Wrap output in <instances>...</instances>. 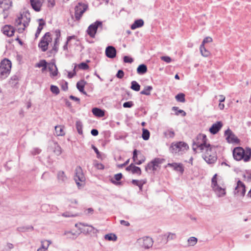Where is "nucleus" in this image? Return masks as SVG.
Segmentation results:
<instances>
[{"label": "nucleus", "instance_id": "25", "mask_svg": "<svg viewBox=\"0 0 251 251\" xmlns=\"http://www.w3.org/2000/svg\"><path fill=\"white\" fill-rule=\"evenodd\" d=\"M144 25V21L142 19H138L135 20L134 23L131 25L132 29H135L136 28L140 27Z\"/></svg>", "mask_w": 251, "mask_h": 251}, {"label": "nucleus", "instance_id": "41", "mask_svg": "<svg viewBox=\"0 0 251 251\" xmlns=\"http://www.w3.org/2000/svg\"><path fill=\"white\" fill-rule=\"evenodd\" d=\"M187 241L189 246H193L197 243L198 239L195 237H191L188 239Z\"/></svg>", "mask_w": 251, "mask_h": 251}, {"label": "nucleus", "instance_id": "43", "mask_svg": "<svg viewBox=\"0 0 251 251\" xmlns=\"http://www.w3.org/2000/svg\"><path fill=\"white\" fill-rule=\"evenodd\" d=\"M59 41V38L58 37H57L55 40V43L54 47H53L52 49L51 50L50 52L51 53H55L58 50V42Z\"/></svg>", "mask_w": 251, "mask_h": 251}, {"label": "nucleus", "instance_id": "29", "mask_svg": "<svg viewBox=\"0 0 251 251\" xmlns=\"http://www.w3.org/2000/svg\"><path fill=\"white\" fill-rule=\"evenodd\" d=\"M55 131L57 136H63L65 135L63 127L61 126H55Z\"/></svg>", "mask_w": 251, "mask_h": 251}, {"label": "nucleus", "instance_id": "3", "mask_svg": "<svg viewBox=\"0 0 251 251\" xmlns=\"http://www.w3.org/2000/svg\"><path fill=\"white\" fill-rule=\"evenodd\" d=\"M217 174L213 176L211 180L212 190L218 198L223 197L226 195V186L222 182H218Z\"/></svg>", "mask_w": 251, "mask_h": 251}, {"label": "nucleus", "instance_id": "14", "mask_svg": "<svg viewBox=\"0 0 251 251\" xmlns=\"http://www.w3.org/2000/svg\"><path fill=\"white\" fill-rule=\"evenodd\" d=\"M225 136L228 143L238 144L239 143V140L229 128L225 131Z\"/></svg>", "mask_w": 251, "mask_h": 251}, {"label": "nucleus", "instance_id": "38", "mask_svg": "<svg viewBox=\"0 0 251 251\" xmlns=\"http://www.w3.org/2000/svg\"><path fill=\"white\" fill-rule=\"evenodd\" d=\"M164 134L167 138H172L175 136V132L173 130H168L164 132Z\"/></svg>", "mask_w": 251, "mask_h": 251}, {"label": "nucleus", "instance_id": "13", "mask_svg": "<svg viewBox=\"0 0 251 251\" xmlns=\"http://www.w3.org/2000/svg\"><path fill=\"white\" fill-rule=\"evenodd\" d=\"M51 40L50 34L49 32H47L42 38L38 46L43 51H45L47 50L49 42H50Z\"/></svg>", "mask_w": 251, "mask_h": 251}, {"label": "nucleus", "instance_id": "46", "mask_svg": "<svg viewBox=\"0 0 251 251\" xmlns=\"http://www.w3.org/2000/svg\"><path fill=\"white\" fill-rule=\"evenodd\" d=\"M152 161L149 163L148 164V165L146 166L145 167V170L146 171L148 172V171H155V168H154V166L152 164Z\"/></svg>", "mask_w": 251, "mask_h": 251}, {"label": "nucleus", "instance_id": "5", "mask_svg": "<svg viewBox=\"0 0 251 251\" xmlns=\"http://www.w3.org/2000/svg\"><path fill=\"white\" fill-rule=\"evenodd\" d=\"M11 68V62L7 59H3L0 64V79H3L9 75Z\"/></svg>", "mask_w": 251, "mask_h": 251}, {"label": "nucleus", "instance_id": "2", "mask_svg": "<svg viewBox=\"0 0 251 251\" xmlns=\"http://www.w3.org/2000/svg\"><path fill=\"white\" fill-rule=\"evenodd\" d=\"M201 151L203 153L202 157L207 163L212 164L216 161V149L215 146L208 145Z\"/></svg>", "mask_w": 251, "mask_h": 251}, {"label": "nucleus", "instance_id": "45", "mask_svg": "<svg viewBox=\"0 0 251 251\" xmlns=\"http://www.w3.org/2000/svg\"><path fill=\"white\" fill-rule=\"evenodd\" d=\"M45 25V23H40L39 26L38 27V28L36 30V33H35V37L37 38L38 36L39 35L42 29H43V26Z\"/></svg>", "mask_w": 251, "mask_h": 251}, {"label": "nucleus", "instance_id": "47", "mask_svg": "<svg viewBox=\"0 0 251 251\" xmlns=\"http://www.w3.org/2000/svg\"><path fill=\"white\" fill-rule=\"evenodd\" d=\"M131 173L132 174H136L138 175H140L141 174V170L140 168L133 165Z\"/></svg>", "mask_w": 251, "mask_h": 251}, {"label": "nucleus", "instance_id": "21", "mask_svg": "<svg viewBox=\"0 0 251 251\" xmlns=\"http://www.w3.org/2000/svg\"><path fill=\"white\" fill-rule=\"evenodd\" d=\"M2 31L4 35L9 37L12 36L14 33V29L13 27L8 25H5L2 28Z\"/></svg>", "mask_w": 251, "mask_h": 251}, {"label": "nucleus", "instance_id": "50", "mask_svg": "<svg viewBox=\"0 0 251 251\" xmlns=\"http://www.w3.org/2000/svg\"><path fill=\"white\" fill-rule=\"evenodd\" d=\"M46 65H47V63L45 60H41L40 62L35 65V67L37 68H41L45 67Z\"/></svg>", "mask_w": 251, "mask_h": 251}, {"label": "nucleus", "instance_id": "33", "mask_svg": "<svg viewBox=\"0 0 251 251\" xmlns=\"http://www.w3.org/2000/svg\"><path fill=\"white\" fill-rule=\"evenodd\" d=\"M53 148V152L56 155L61 154L62 153L61 148L57 143H54Z\"/></svg>", "mask_w": 251, "mask_h": 251}, {"label": "nucleus", "instance_id": "20", "mask_svg": "<svg viewBox=\"0 0 251 251\" xmlns=\"http://www.w3.org/2000/svg\"><path fill=\"white\" fill-rule=\"evenodd\" d=\"M57 179L59 183H65L68 180V177L65 175L64 172L60 171L57 173Z\"/></svg>", "mask_w": 251, "mask_h": 251}, {"label": "nucleus", "instance_id": "23", "mask_svg": "<svg viewBox=\"0 0 251 251\" xmlns=\"http://www.w3.org/2000/svg\"><path fill=\"white\" fill-rule=\"evenodd\" d=\"M48 68L50 73V76L51 77H54L57 75L58 70L54 63H50L49 64Z\"/></svg>", "mask_w": 251, "mask_h": 251}, {"label": "nucleus", "instance_id": "56", "mask_svg": "<svg viewBox=\"0 0 251 251\" xmlns=\"http://www.w3.org/2000/svg\"><path fill=\"white\" fill-rule=\"evenodd\" d=\"M212 41V39L210 37H207L206 38H205L202 42V44L201 45H203V46H204V44L205 43H210Z\"/></svg>", "mask_w": 251, "mask_h": 251}, {"label": "nucleus", "instance_id": "39", "mask_svg": "<svg viewBox=\"0 0 251 251\" xmlns=\"http://www.w3.org/2000/svg\"><path fill=\"white\" fill-rule=\"evenodd\" d=\"M176 99L177 101L184 102L185 101V95L183 93H179L176 96Z\"/></svg>", "mask_w": 251, "mask_h": 251}, {"label": "nucleus", "instance_id": "44", "mask_svg": "<svg viewBox=\"0 0 251 251\" xmlns=\"http://www.w3.org/2000/svg\"><path fill=\"white\" fill-rule=\"evenodd\" d=\"M114 179L115 180H113L112 179H111V182L113 184H117L116 181H119V180H120L122 178V174L121 173H119V174H116V175H114Z\"/></svg>", "mask_w": 251, "mask_h": 251}, {"label": "nucleus", "instance_id": "32", "mask_svg": "<svg viewBox=\"0 0 251 251\" xmlns=\"http://www.w3.org/2000/svg\"><path fill=\"white\" fill-rule=\"evenodd\" d=\"M104 239L108 241H116L117 239V237L114 233H109L105 235Z\"/></svg>", "mask_w": 251, "mask_h": 251}, {"label": "nucleus", "instance_id": "35", "mask_svg": "<svg viewBox=\"0 0 251 251\" xmlns=\"http://www.w3.org/2000/svg\"><path fill=\"white\" fill-rule=\"evenodd\" d=\"M200 51L201 55L204 57H207L210 54V52L207 50L204 47V46L201 45L200 48Z\"/></svg>", "mask_w": 251, "mask_h": 251}, {"label": "nucleus", "instance_id": "31", "mask_svg": "<svg viewBox=\"0 0 251 251\" xmlns=\"http://www.w3.org/2000/svg\"><path fill=\"white\" fill-rule=\"evenodd\" d=\"M164 237L167 239V242L170 240H175L176 238V234L172 232H168L164 235Z\"/></svg>", "mask_w": 251, "mask_h": 251}, {"label": "nucleus", "instance_id": "59", "mask_svg": "<svg viewBox=\"0 0 251 251\" xmlns=\"http://www.w3.org/2000/svg\"><path fill=\"white\" fill-rule=\"evenodd\" d=\"M18 76H17L16 75L13 76L11 78L10 83V84H13V81H15V83L14 84V85H16L18 83Z\"/></svg>", "mask_w": 251, "mask_h": 251}, {"label": "nucleus", "instance_id": "19", "mask_svg": "<svg viewBox=\"0 0 251 251\" xmlns=\"http://www.w3.org/2000/svg\"><path fill=\"white\" fill-rule=\"evenodd\" d=\"M31 5L36 11H39L43 2V0H30Z\"/></svg>", "mask_w": 251, "mask_h": 251}, {"label": "nucleus", "instance_id": "53", "mask_svg": "<svg viewBox=\"0 0 251 251\" xmlns=\"http://www.w3.org/2000/svg\"><path fill=\"white\" fill-rule=\"evenodd\" d=\"M161 59L167 63H169L172 61L171 58L168 56H161Z\"/></svg>", "mask_w": 251, "mask_h": 251}, {"label": "nucleus", "instance_id": "12", "mask_svg": "<svg viewBox=\"0 0 251 251\" xmlns=\"http://www.w3.org/2000/svg\"><path fill=\"white\" fill-rule=\"evenodd\" d=\"M100 27L102 29V24L100 21H97L94 23L90 25L87 30L88 34L92 38H94L98 28Z\"/></svg>", "mask_w": 251, "mask_h": 251}, {"label": "nucleus", "instance_id": "15", "mask_svg": "<svg viewBox=\"0 0 251 251\" xmlns=\"http://www.w3.org/2000/svg\"><path fill=\"white\" fill-rule=\"evenodd\" d=\"M139 242L143 248L145 249H149L152 247L153 241L150 237H144L139 240Z\"/></svg>", "mask_w": 251, "mask_h": 251}, {"label": "nucleus", "instance_id": "60", "mask_svg": "<svg viewBox=\"0 0 251 251\" xmlns=\"http://www.w3.org/2000/svg\"><path fill=\"white\" fill-rule=\"evenodd\" d=\"M145 161V157L144 156H142V158L141 159H139V160L137 159V160H136V161H135V162L136 164L141 165L143 162H144Z\"/></svg>", "mask_w": 251, "mask_h": 251}, {"label": "nucleus", "instance_id": "28", "mask_svg": "<svg viewBox=\"0 0 251 251\" xmlns=\"http://www.w3.org/2000/svg\"><path fill=\"white\" fill-rule=\"evenodd\" d=\"M138 74L143 75L147 72V67L145 64L140 65L137 69Z\"/></svg>", "mask_w": 251, "mask_h": 251}, {"label": "nucleus", "instance_id": "22", "mask_svg": "<svg viewBox=\"0 0 251 251\" xmlns=\"http://www.w3.org/2000/svg\"><path fill=\"white\" fill-rule=\"evenodd\" d=\"M167 166L172 167L174 170L176 171L180 172L181 173H183L184 172V169L183 166L180 163H168Z\"/></svg>", "mask_w": 251, "mask_h": 251}, {"label": "nucleus", "instance_id": "57", "mask_svg": "<svg viewBox=\"0 0 251 251\" xmlns=\"http://www.w3.org/2000/svg\"><path fill=\"white\" fill-rule=\"evenodd\" d=\"M94 166L98 169H99V170H103L104 169V165L102 164H101V163H98V162H95L94 163Z\"/></svg>", "mask_w": 251, "mask_h": 251}, {"label": "nucleus", "instance_id": "8", "mask_svg": "<svg viewBox=\"0 0 251 251\" xmlns=\"http://www.w3.org/2000/svg\"><path fill=\"white\" fill-rule=\"evenodd\" d=\"M24 17L21 14L15 21V25L19 33H22L25 28L28 25L30 19L25 17L26 20H24Z\"/></svg>", "mask_w": 251, "mask_h": 251}, {"label": "nucleus", "instance_id": "1", "mask_svg": "<svg viewBox=\"0 0 251 251\" xmlns=\"http://www.w3.org/2000/svg\"><path fill=\"white\" fill-rule=\"evenodd\" d=\"M233 156L235 160L240 161L243 160L247 162L250 160L251 157V150L247 148L244 150L242 147H236L233 150Z\"/></svg>", "mask_w": 251, "mask_h": 251}, {"label": "nucleus", "instance_id": "64", "mask_svg": "<svg viewBox=\"0 0 251 251\" xmlns=\"http://www.w3.org/2000/svg\"><path fill=\"white\" fill-rule=\"evenodd\" d=\"M91 133L92 134V135L96 136L98 135L99 131L96 129H93L91 131Z\"/></svg>", "mask_w": 251, "mask_h": 251}, {"label": "nucleus", "instance_id": "58", "mask_svg": "<svg viewBox=\"0 0 251 251\" xmlns=\"http://www.w3.org/2000/svg\"><path fill=\"white\" fill-rule=\"evenodd\" d=\"M76 68V65H75L74 70H73V73L72 72L68 73V77L69 78H72L76 75V72H75Z\"/></svg>", "mask_w": 251, "mask_h": 251}, {"label": "nucleus", "instance_id": "37", "mask_svg": "<svg viewBox=\"0 0 251 251\" xmlns=\"http://www.w3.org/2000/svg\"><path fill=\"white\" fill-rule=\"evenodd\" d=\"M142 138L145 140H148L150 136V133L149 131L145 128H143Z\"/></svg>", "mask_w": 251, "mask_h": 251}, {"label": "nucleus", "instance_id": "16", "mask_svg": "<svg viewBox=\"0 0 251 251\" xmlns=\"http://www.w3.org/2000/svg\"><path fill=\"white\" fill-rule=\"evenodd\" d=\"M234 194H237L242 196H244L246 193V187L244 184L240 180H238L237 182V185L235 188L234 191Z\"/></svg>", "mask_w": 251, "mask_h": 251}, {"label": "nucleus", "instance_id": "62", "mask_svg": "<svg viewBox=\"0 0 251 251\" xmlns=\"http://www.w3.org/2000/svg\"><path fill=\"white\" fill-rule=\"evenodd\" d=\"M132 158L134 161H136L138 159L137 151L136 150H134L133 151Z\"/></svg>", "mask_w": 251, "mask_h": 251}, {"label": "nucleus", "instance_id": "36", "mask_svg": "<svg viewBox=\"0 0 251 251\" xmlns=\"http://www.w3.org/2000/svg\"><path fill=\"white\" fill-rule=\"evenodd\" d=\"M131 89L135 91H139L140 89V85L136 81H132L131 83Z\"/></svg>", "mask_w": 251, "mask_h": 251}, {"label": "nucleus", "instance_id": "48", "mask_svg": "<svg viewBox=\"0 0 251 251\" xmlns=\"http://www.w3.org/2000/svg\"><path fill=\"white\" fill-rule=\"evenodd\" d=\"M50 91L52 93L55 95H58L60 92L58 87L53 85L50 86Z\"/></svg>", "mask_w": 251, "mask_h": 251}, {"label": "nucleus", "instance_id": "54", "mask_svg": "<svg viewBox=\"0 0 251 251\" xmlns=\"http://www.w3.org/2000/svg\"><path fill=\"white\" fill-rule=\"evenodd\" d=\"M116 76L118 78H120V79L124 77V71L123 70H119L118 71Z\"/></svg>", "mask_w": 251, "mask_h": 251}, {"label": "nucleus", "instance_id": "6", "mask_svg": "<svg viewBox=\"0 0 251 251\" xmlns=\"http://www.w3.org/2000/svg\"><path fill=\"white\" fill-rule=\"evenodd\" d=\"M189 149L188 145L183 142L173 143L170 148V151L174 153L182 154Z\"/></svg>", "mask_w": 251, "mask_h": 251}, {"label": "nucleus", "instance_id": "49", "mask_svg": "<svg viewBox=\"0 0 251 251\" xmlns=\"http://www.w3.org/2000/svg\"><path fill=\"white\" fill-rule=\"evenodd\" d=\"M78 68L79 69L86 70L89 68V66L85 62H82L78 64Z\"/></svg>", "mask_w": 251, "mask_h": 251}, {"label": "nucleus", "instance_id": "52", "mask_svg": "<svg viewBox=\"0 0 251 251\" xmlns=\"http://www.w3.org/2000/svg\"><path fill=\"white\" fill-rule=\"evenodd\" d=\"M133 105V103L132 101L125 102L123 104V107L125 108H130Z\"/></svg>", "mask_w": 251, "mask_h": 251}, {"label": "nucleus", "instance_id": "61", "mask_svg": "<svg viewBox=\"0 0 251 251\" xmlns=\"http://www.w3.org/2000/svg\"><path fill=\"white\" fill-rule=\"evenodd\" d=\"M41 150L38 148L33 149L31 151V153L33 155H36L39 154Z\"/></svg>", "mask_w": 251, "mask_h": 251}, {"label": "nucleus", "instance_id": "4", "mask_svg": "<svg viewBox=\"0 0 251 251\" xmlns=\"http://www.w3.org/2000/svg\"><path fill=\"white\" fill-rule=\"evenodd\" d=\"M209 144L207 142L206 136L203 134H199L196 139L194 140L193 149L195 151L198 148L201 151L203 150L205 147H207Z\"/></svg>", "mask_w": 251, "mask_h": 251}, {"label": "nucleus", "instance_id": "27", "mask_svg": "<svg viewBox=\"0 0 251 251\" xmlns=\"http://www.w3.org/2000/svg\"><path fill=\"white\" fill-rule=\"evenodd\" d=\"M163 161L164 159L159 158H156L152 161L155 170L160 167L161 164L163 163Z\"/></svg>", "mask_w": 251, "mask_h": 251}, {"label": "nucleus", "instance_id": "11", "mask_svg": "<svg viewBox=\"0 0 251 251\" xmlns=\"http://www.w3.org/2000/svg\"><path fill=\"white\" fill-rule=\"evenodd\" d=\"M12 6L11 0H0V14H3L4 18H6L8 15L6 11H8Z\"/></svg>", "mask_w": 251, "mask_h": 251}, {"label": "nucleus", "instance_id": "26", "mask_svg": "<svg viewBox=\"0 0 251 251\" xmlns=\"http://www.w3.org/2000/svg\"><path fill=\"white\" fill-rule=\"evenodd\" d=\"M92 113L94 115L99 117H102L104 115V111L96 107L92 109Z\"/></svg>", "mask_w": 251, "mask_h": 251}, {"label": "nucleus", "instance_id": "17", "mask_svg": "<svg viewBox=\"0 0 251 251\" xmlns=\"http://www.w3.org/2000/svg\"><path fill=\"white\" fill-rule=\"evenodd\" d=\"M105 54L106 56L109 58H113L116 55V50L112 46H108L105 50Z\"/></svg>", "mask_w": 251, "mask_h": 251}, {"label": "nucleus", "instance_id": "63", "mask_svg": "<svg viewBox=\"0 0 251 251\" xmlns=\"http://www.w3.org/2000/svg\"><path fill=\"white\" fill-rule=\"evenodd\" d=\"M92 149L94 150L95 152L96 153L97 157L99 158L100 157V152H99L98 149L94 146V145L92 146Z\"/></svg>", "mask_w": 251, "mask_h": 251}, {"label": "nucleus", "instance_id": "10", "mask_svg": "<svg viewBox=\"0 0 251 251\" xmlns=\"http://www.w3.org/2000/svg\"><path fill=\"white\" fill-rule=\"evenodd\" d=\"M74 179L78 187L82 186L80 182H84L85 181V177L83 174L82 169L80 166H77L75 169Z\"/></svg>", "mask_w": 251, "mask_h": 251}, {"label": "nucleus", "instance_id": "55", "mask_svg": "<svg viewBox=\"0 0 251 251\" xmlns=\"http://www.w3.org/2000/svg\"><path fill=\"white\" fill-rule=\"evenodd\" d=\"M133 61V59L129 56H125L124 57V61L125 63H131Z\"/></svg>", "mask_w": 251, "mask_h": 251}, {"label": "nucleus", "instance_id": "51", "mask_svg": "<svg viewBox=\"0 0 251 251\" xmlns=\"http://www.w3.org/2000/svg\"><path fill=\"white\" fill-rule=\"evenodd\" d=\"M64 235H66V236H67V237L68 238H74V237H73V236H75V237H77V235L76 234V233H73L72 232H71V231H65V232H64Z\"/></svg>", "mask_w": 251, "mask_h": 251}, {"label": "nucleus", "instance_id": "34", "mask_svg": "<svg viewBox=\"0 0 251 251\" xmlns=\"http://www.w3.org/2000/svg\"><path fill=\"white\" fill-rule=\"evenodd\" d=\"M51 242L50 240H44L41 242V247L40 249H43L44 251H47Z\"/></svg>", "mask_w": 251, "mask_h": 251}, {"label": "nucleus", "instance_id": "40", "mask_svg": "<svg viewBox=\"0 0 251 251\" xmlns=\"http://www.w3.org/2000/svg\"><path fill=\"white\" fill-rule=\"evenodd\" d=\"M76 128L77 129V131L78 133L81 135L82 134L83 131H82V125L81 122L80 121H77L76 122Z\"/></svg>", "mask_w": 251, "mask_h": 251}, {"label": "nucleus", "instance_id": "24", "mask_svg": "<svg viewBox=\"0 0 251 251\" xmlns=\"http://www.w3.org/2000/svg\"><path fill=\"white\" fill-rule=\"evenodd\" d=\"M86 82L84 80H81L76 83V87L77 89L84 95H86V92L84 90V88Z\"/></svg>", "mask_w": 251, "mask_h": 251}, {"label": "nucleus", "instance_id": "9", "mask_svg": "<svg viewBox=\"0 0 251 251\" xmlns=\"http://www.w3.org/2000/svg\"><path fill=\"white\" fill-rule=\"evenodd\" d=\"M87 8L88 6L87 4L81 2L78 3L75 8V20L79 21Z\"/></svg>", "mask_w": 251, "mask_h": 251}, {"label": "nucleus", "instance_id": "18", "mask_svg": "<svg viewBox=\"0 0 251 251\" xmlns=\"http://www.w3.org/2000/svg\"><path fill=\"white\" fill-rule=\"evenodd\" d=\"M223 123L222 122L218 121L213 124L209 128V131L213 134H216L222 128Z\"/></svg>", "mask_w": 251, "mask_h": 251}, {"label": "nucleus", "instance_id": "30", "mask_svg": "<svg viewBox=\"0 0 251 251\" xmlns=\"http://www.w3.org/2000/svg\"><path fill=\"white\" fill-rule=\"evenodd\" d=\"M152 87L151 86H145L144 89L140 92V94L146 96L151 95V91L152 90Z\"/></svg>", "mask_w": 251, "mask_h": 251}, {"label": "nucleus", "instance_id": "7", "mask_svg": "<svg viewBox=\"0 0 251 251\" xmlns=\"http://www.w3.org/2000/svg\"><path fill=\"white\" fill-rule=\"evenodd\" d=\"M75 226L77 227L81 232L88 234L93 233L97 234L99 232V230L93 227L92 226L88 225L84 223H78L75 224Z\"/></svg>", "mask_w": 251, "mask_h": 251}, {"label": "nucleus", "instance_id": "42", "mask_svg": "<svg viewBox=\"0 0 251 251\" xmlns=\"http://www.w3.org/2000/svg\"><path fill=\"white\" fill-rule=\"evenodd\" d=\"M172 110L173 111H176V115H178L179 114H182V116H185L186 115V113L182 110H179L178 107L174 106L172 108Z\"/></svg>", "mask_w": 251, "mask_h": 251}]
</instances>
